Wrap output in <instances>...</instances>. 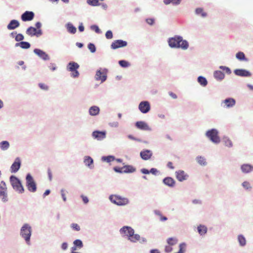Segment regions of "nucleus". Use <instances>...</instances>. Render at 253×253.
Returning <instances> with one entry per match:
<instances>
[{"label": "nucleus", "mask_w": 253, "mask_h": 253, "mask_svg": "<svg viewBox=\"0 0 253 253\" xmlns=\"http://www.w3.org/2000/svg\"><path fill=\"white\" fill-rule=\"evenodd\" d=\"M120 232L124 236L128 237V239L131 242H135L140 239V236L138 234H134L133 229L130 227H123L121 229Z\"/></svg>", "instance_id": "nucleus-1"}, {"label": "nucleus", "mask_w": 253, "mask_h": 253, "mask_svg": "<svg viewBox=\"0 0 253 253\" xmlns=\"http://www.w3.org/2000/svg\"><path fill=\"white\" fill-rule=\"evenodd\" d=\"M178 42H181L182 49H187L188 48L189 46L188 42L186 40H183L181 37L175 36L169 40V44L171 47H179Z\"/></svg>", "instance_id": "nucleus-2"}, {"label": "nucleus", "mask_w": 253, "mask_h": 253, "mask_svg": "<svg viewBox=\"0 0 253 253\" xmlns=\"http://www.w3.org/2000/svg\"><path fill=\"white\" fill-rule=\"evenodd\" d=\"M31 232V227L28 224H25L22 227L20 234L24 238L27 244L30 242Z\"/></svg>", "instance_id": "nucleus-3"}, {"label": "nucleus", "mask_w": 253, "mask_h": 253, "mask_svg": "<svg viewBox=\"0 0 253 253\" xmlns=\"http://www.w3.org/2000/svg\"><path fill=\"white\" fill-rule=\"evenodd\" d=\"M110 201L118 206H124L128 203V200L119 195H112L109 197Z\"/></svg>", "instance_id": "nucleus-4"}, {"label": "nucleus", "mask_w": 253, "mask_h": 253, "mask_svg": "<svg viewBox=\"0 0 253 253\" xmlns=\"http://www.w3.org/2000/svg\"><path fill=\"white\" fill-rule=\"evenodd\" d=\"M10 181L14 189L20 193L24 192V188L20 180L16 177L13 175L11 176Z\"/></svg>", "instance_id": "nucleus-5"}, {"label": "nucleus", "mask_w": 253, "mask_h": 253, "mask_svg": "<svg viewBox=\"0 0 253 253\" xmlns=\"http://www.w3.org/2000/svg\"><path fill=\"white\" fill-rule=\"evenodd\" d=\"M207 136L210 139L215 143L220 142V138L218 135V131L215 129H212L208 130L206 133Z\"/></svg>", "instance_id": "nucleus-6"}, {"label": "nucleus", "mask_w": 253, "mask_h": 253, "mask_svg": "<svg viewBox=\"0 0 253 253\" xmlns=\"http://www.w3.org/2000/svg\"><path fill=\"white\" fill-rule=\"evenodd\" d=\"M26 179V186L28 189L32 192H35L37 190V186L33 177L30 174H28Z\"/></svg>", "instance_id": "nucleus-7"}, {"label": "nucleus", "mask_w": 253, "mask_h": 253, "mask_svg": "<svg viewBox=\"0 0 253 253\" xmlns=\"http://www.w3.org/2000/svg\"><path fill=\"white\" fill-rule=\"evenodd\" d=\"M7 188L5 183L1 181L0 183V197L3 202H6L8 200L7 195Z\"/></svg>", "instance_id": "nucleus-8"}, {"label": "nucleus", "mask_w": 253, "mask_h": 253, "mask_svg": "<svg viewBox=\"0 0 253 253\" xmlns=\"http://www.w3.org/2000/svg\"><path fill=\"white\" fill-rule=\"evenodd\" d=\"M127 45V42L121 40H118L114 41L111 47L112 49H115L118 48L123 47Z\"/></svg>", "instance_id": "nucleus-9"}, {"label": "nucleus", "mask_w": 253, "mask_h": 253, "mask_svg": "<svg viewBox=\"0 0 253 253\" xmlns=\"http://www.w3.org/2000/svg\"><path fill=\"white\" fill-rule=\"evenodd\" d=\"M26 34L30 36H39L41 35L42 33L41 29L37 30L36 28L30 27L27 29Z\"/></svg>", "instance_id": "nucleus-10"}, {"label": "nucleus", "mask_w": 253, "mask_h": 253, "mask_svg": "<svg viewBox=\"0 0 253 253\" xmlns=\"http://www.w3.org/2000/svg\"><path fill=\"white\" fill-rule=\"evenodd\" d=\"M139 109L142 113H146L150 109V104L148 101H142L139 105Z\"/></svg>", "instance_id": "nucleus-11"}, {"label": "nucleus", "mask_w": 253, "mask_h": 253, "mask_svg": "<svg viewBox=\"0 0 253 253\" xmlns=\"http://www.w3.org/2000/svg\"><path fill=\"white\" fill-rule=\"evenodd\" d=\"M176 177L179 181H182L187 179L188 175L184 171L179 170L175 172Z\"/></svg>", "instance_id": "nucleus-12"}, {"label": "nucleus", "mask_w": 253, "mask_h": 253, "mask_svg": "<svg viewBox=\"0 0 253 253\" xmlns=\"http://www.w3.org/2000/svg\"><path fill=\"white\" fill-rule=\"evenodd\" d=\"M34 17V13L32 11H26L21 15V19L23 21H31Z\"/></svg>", "instance_id": "nucleus-13"}, {"label": "nucleus", "mask_w": 253, "mask_h": 253, "mask_svg": "<svg viewBox=\"0 0 253 253\" xmlns=\"http://www.w3.org/2000/svg\"><path fill=\"white\" fill-rule=\"evenodd\" d=\"M107 78L106 73L104 71H101L100 70L96 72L95 79L97 81H101V82H104Z\"/></svg>", "instance_id": "nucleus-14"}, {"label": "nucleus", "mask_w": 253, "mask_h": 253, "mask_svg": "<svg viewBox=\"0 0 253 253\" xmlns=\"http://www.w3.org/2000/svg\"><path fill=\"white\" fill-rule=\"evenodd\" d=\"M21 162L19 158H17L15 159V162L12 164L10 167L11 172L15 173L17 172L20 168Z\"/></svg>", "instance_id": "nucleus-15"}, {"label": "nucleus", "mask_w": 253, "mask_h": 253, "mask_svg": "<svg viewBox=\"0 0 253 253\" xmlns=\"http://www.w3.org/2000/svg\"><path fill=\"white\" fill-rule=\"evenodd\" d=\"M234 72L236 75L241 77H250L251 75L250 72L245 69H236Z\"/></svg>", "instance_id": "nucleus-16"}, {"label": "nucleus", "mask_w": 253, "mask_h": 253, "mask_svg": "<svg viewBox=\"0 0 253 253\" xmlns=\"http://www.w3.org/2000/svg\"><path fill=\"white\" fill-rule=\"evenodd\" d=\"M92 136L98 140H101L105 138L106 132L105 131H94L92 133Z\"/></svg>", "instance_id": "nucleus-17"}, {"label": "nucleus", "mask_w": 253, "mask_h": 253, "mask_svg": "<svg viewBox=\"0 0 253 253\" xmlns=\"http://www.w3.org/2000/svg\"><path fill=\"white\" fill-rule=\"evenodd\" d=\"M152 155V153L151 151L148 150H145L142 151L140 153L141 158L144 160H148L150 159Z\"/></svg>", "instance_id": "nucleus-18"}, {"label": "nucleus", "mask_w": 253, "mask_h": 253, "mask_svg": "<svg viewBox=\"0 0 253 253\" xmlns=\"http://www.w3.org/2000/svg\"><path fill=\"white\" fill-rule=\"evenodd\" d=\"M34 52L35 54L38 55L40 57L43 59V60H48V55L43 51L39 49H35Z\"/></svg>", "instance_id": "nucleus-19"}, {"label": "nucleus", "mask_w": 253, "mask_h": 253, "mask_svg": "<svg viewBox=\"0 0 253 253\" xmlns=\"http://www.w3.org/2000/svg\"><path fill=\"white\" fill-rule=\"evenodd\" d=\"M135 126L138 128L141 129V130H148L150 129L149 126L144 122H142V121L137 122L135 124Z\"/></svg>", "instance_id": "nucleus-20"}, {"label": "nucleus", "mask_w": 253, "mask_h": 253, "mask_svg": "<svg viewBox=\"0 0 253 253\" xmlns=\"http://www.w3.org/2000/svg\"><path fill=\"white\" fill-rule=\"evenodd\" d=\"M223 103L226 107L229 108L234 106L235 104V100L233 98H229L225 99Z\"/></svg>", "instance_id": "nucleus-21"}, {"label": "nucleus", "mask_w": 253, "mask_h": 253, "mask_svg": "<svg viewBox=\"0 0 253 253\" xmlns=\"http://www.w3.org/2000/svg\"><path fill=\"white\" fill-rule=\"evenodd\" d=\"M20 25L19 22L16 20H11L9 24L7 25V29L8 30H13L18 27Z\"/></svg>", "instance_id": "nucleus-22"}, {"label": "nucleus", "mask_w": 253, "mask_h": 253, "mask_svg": "<svg viewBox=\"0 0 253 253\" xmlns=\"http://www.w3.org/2000/svg\"><path fill=\"white\" fill-rule=\"evenodd\" d=\"M123 170L124 173H132L136 170V169L132 166L126 165L123 167Z\"/></svg>", "instance_id": "nucleus-23"}, {"label": "nucleus", "mask_w": 253, "mask_h": 253, "mask_svg": "<svg viewBox=\"0 0 253 253\" xmlns=\"http://www.w3.org/2000/svg\"><path fill=\"white\" fill-rule=\"evenodd\" d=\"M164 183L169 186L173 187L175 183L174 180L170 177L165 178L163 180Z\"/></svg>", "instance_id": "nucleus-24"}, {"label": "nucleus", "mask_w": 253, "mask_h": 253, "mask_svg": "<svg viewBox=\"0 0 253 253\" xmlns=\"http://www.w3.org/2000/svg\"><path fill=\"white\" fill-rule=\"evenodd\" d=\"M241 169L243 172L248 173L253 170V167L250 165L244 164L241 166Z\"/></svg>", "instance_id": "nucleus-25"}, {"label": "nucleus", "mask_w": 253, "mask_h": 253, "mask_svg": "<svg viewBox=\"0 0 253 253\" xmlns=\"http://www.w3.org/2000/svg\"><path fill=\"white\" fill-rule=\"evenodd\" d=\"M99 107L96 106H93L90 108L89 113L91 116H95L99 114Z\"/></svg>", "instance_id": "nucleus-26"}, {"label": "nucleus", "mask_w": 253, "mask_h": 253, "mask_svg": "<svg viewBox=\"0 0 253 253\" xmlns=\"http://www.w3.org/2000/svg\"><path fill=\"white\" fill-rule=\"evenodd\" d=\"M79 68V64L74 62H70L67 66V68L70 71L76 70V69H78Z\"/></svg>", "instance_id": "nucleus-27"}, {"label": "nucleus", "mask_w": 253, "mask_h": 253, "mask_svg": "<svg viewBox=\"0 0 253 253\" xmlns=\"http://www.w3.org/2000/svg\"><path fill=\"white\" fill-rule=\"evenodd\" d=\"M84 164L90 168H91V165L93 164V159L89 156H85L84 158Z\"/></svg>", "instance_id": "nucleus-28"}, {"label": "nucleus", "mask_w": 253, "mask_h": 253, "mask_svg": "<svg viewBox=\"0 0 253 253\" xmlns=\"http://www.w3.org/2000/svg\"><path fill=\"white\" fill-rule=\"evenodd\" d=\"M198 231L201 235H205L207 232V228L206 226L200 225L198 228Z\"/></svg>", "instance_id": "nucleus-29"}, {"label": "nucleus", "mask_w": 253, "mask_h": 253, "mask_svg": "<svg viewBox=\"0 0 253 253\" xmlns=\"http://www.w3.org/2000/svg\"><path fill=\"white\" fill-rule=\"evenodd\" d=\"M16 46H19L22 48H23V49H28V48H30V44L28 42H20L16 43Z\"/></svg>", "instance_id": "nucleus-30"}, {"label": "nucleus", "mask_w": 253, "mask_h": 253, "mask_svg": "<svg viewBox=\"0 0 253 253\" xmlns=\"http://www.w3.org/2000/svg\"><path fill=\"white\" fill-rule=\"evenodd\" d=\"M214 76L217 80H222L224 78V74L220 71H216L214 73Z\"/></svg>", "instance_id": "nucleus-31"}, {"label": "nucleus", "mask_w": 253, "mask_h": 253, "mask_svg": "<svg viewBox=\"0 0 253 253\" xmlns=\"http://www.w3.org/2000/svg\"><path fill=\"white\" fill-rule=\"evenodd\" d=\"M66 27H67V29L69 33H71V34H74L77 31L76 28L75 27H74L71 23L67 24Z\"/></svg>", "instance_id": "nucleus-32"}, {"label": "nucleus", "mask_w": 253, "mask_h": 253, "mask_svg": "<svg viewBox=\"0 0 253 253\" xmlns=\"http://www.w3.org/2000/svg\"><path fill=\"white\" fill-rule=\"evenodd\" d=\"M195 12L197 15H200L202 17H205L207 16V13L204 11V9L202 8H198L196 9Z\"/></svg>", "instance_id": "nucleus-33"}, {"label": "nucleus", "mask_w": 253, "mask_h": 253, "mask_svg": "<svg viewBox=\"0 0 253 253\" xmlns=\"http://www.w3.org/2000/svg\"><path fill=\"white\" fill-rule=\"evenodd\" d=\"M198 81L201 85H202L204 86H205L206 85H207V84H208L206 79L202 76H200L198 77Z\"/></svg>", "instance_id": "nucleus-34"}, {"label": "nucleus", "mask_w": 253, "mask_h": 253, "mask_svg": "<svg viewBox=\"0 0 253 253\" xmlns=\"http://www.w3.org/2000/svg\"><path fill=\"white\" fill-rule=\"evenodd\" d=\"M9 147V144L7 141H3L0 143V147L3 150H7Z\"/></svg>", "instance_id": "nucleus-35"}, {"label": "nucleus", "mask_w": 253, "mask_h": 253, "mask_svg": "<svg viewBox=\"0 0 253 253\" xmlns=\"http://www.w3.org/2000/svg\"><path fill=\"white\" fill-rule=\"evenodd\" d=\"M74 244L75 246V247L72 248L73 250H76V247H79L80 248H81L83 246V243H82V241H81L80 240H76L75 241H74Z\"/></svg>", "instance_id": "nucleus-36"}, {"label": "nucleus", "mask_w": 253, "mask_h": 253, "mask_svg": "<svg viewBox=\"0 0 253 253\" xmlns=\"http://www.w3.org/2000/svg\"><path fill=\"white\" fill-rule=\"evenodd\" d=\"M238 241L241 246H244L246 244V240L245 238L243 235H239L238 237Z\"/></svg>", "instance_id": "nucleus-37"}, {"label": "nucleus", "mask_w": 253, "mask_h": 253, "mask_svg": "<svg viewBox=\"0 0 253 253\" xmlns=\"http://www.w3.org/2000/svg\"><path fill=\"white\" fill-rule=\"evenodd\" d=\"M197 162L201 165L205 166L206 165V159L201 156L197 157L196 158Z\"/></svg>", "instance_id": "nucleus-38"}, {"label": "nucleus", "mask_w": 253, "mask_h": 253, "mask_svg": "<svg viewBox=\"0 0 253 253\" xmlns=\"http://www.w3.org/2000/svg\"><path fill=\"white\" fill-rule=\"evenodd\" d=\"M236 58L240 60H247L245 54L242 52H239L236 55Z\"/></svg>", "instance_id": "nucleus-39"}, {"label": "nucleus", "mask_w": 253, "mask_h": 253, "mask_svg": "<svg viewBox=\"0 0 253 253\" xmlns=\"http://www.w3.org/2000/svg\"><path fill=\"white\" fill-rule=\"evenodd\" d=\"M181 0H164V2L165 4H168L170 3H172L173 4H178L180 3Z\"/></svg>", "instance_id": "nucleus-40"}, {"label": "nucleus", "mask_w": 253, "mask_h": 253, "mask_svg": "<svg viewBox=\"0 0 253 253\" xmlns=\"http://www.w3.org/2000/svg\"><path fill=\"white\" fill-rule=\"evenodd\" d=\"M177 243V240L174 238H170L168 240V243L170 245H173Z\"/></svg>", "instance_id": "nucleus-41"}, {"label": "nucleus", "mask_w": 253, "mask_h": 253, "mask_svg": "<svg viewBox=\"0 0 253 253\" xmlns=\"http://www.w3.org/2000/svg\"><path fill=\"white\" fill-rule=\"evenodd\" d=\"M102 160L107 162H110L114 160L115 158L113 156H109L107 157H103Z\"/></svg>", "instance_id": "nucleus-42"}, {"label": "nucleus", "mask_w": 253, "mask_h": 253, "mask_svg": "<svg viewBox=\"0 0 253 253\" xmlns=\"http://www.w3.org/2000/svg\"><path fill=\"white\" fill-rule=\"evenodd\" d=\"M87 2L89 4L93 6H97L99 4L98 0H87Z\"/></svg>", "instance_id": "nucleus-43"}, {"label": "nucleus", "mask_w": 253, "mask_h": 253, "mask_svg": "<svg viewBox=\"0 0 253 253\" xmlns=\"http://www.w3.org/2000/svg\"><path fill=\"white\" fill-rule=\"evenodd\" d=\"M88 48L92 53H94L96 51V47L94 44L90 43L88 44Z\"/></svg>", "instance_id": "nucleus-44"}, {"label": "nucleus", "mask_w": 253, "mask_h": 253, "mask_svg": "<svg viewBox=\"0 0 253 253\" xmlns=\"http://www.w3.org/2000/svg\"><path fill=\"white\" fill-rule=\"evenodd\" d=\"M119 64L123 67H127L129 66V64L128 62L125 60H120L119 62Z\"/></svg>", "instance_id": "nucleus-45"}, {"label": "nucleus", "mask_w": 253, "mask_h": 253, "mask_svg": "<svg viewBox=\"0 0 253 253\" xmlns=\"http://www.w3.org/2000/svg\"><path fill=\"white\" fill-rule=\"evenodd\" d=\"M225 145L227 147H232V143L231 141L228 138H225L224 140Z\"/></svg>", "instance_id": "nucleus-46"}, {"label": "nucleus", "mask_w": 253, "mask_h": 253, "mask_svg": "<svg viewBox=\"0 0 253 253\" xmlns=\"http://www.w3.org/2000/svg\"><path fill=\"white\" fill-rule=\"evenodd\" d=\"M106 38L107 39H111L113 38V33L111 31H107L105 34Z\"/></svg>", "instance_id": "nucleus-47"}, {"label": "nucleus", "mask_w": 253, "mask_h": 253, "mask_svg": "<svg viewBox=\"0 0 253 253\" xmlns=\"http://www.w3.org/2000/svg\"><path fill=\"white\" fill-rule=\"evenodd\" d=\"M24 39V36L21 34H18L16 36L15 40L17 42L22 41Z\"/></svg>", "instance_id": "nucleus-48"}, {"label": "nucleus", "mask_w": 253, "mask_h": 253, "mask_svg": "<svg viewBox=\"0 0 253 253\" xmlns=\"http://www.w3.org/2000/svg\"><path fill=\"white\" fill-rule=\"evenodd\" d=\"M71 227L73 228V229L76 230V231H80V226L77 224V223H72L71 225Z\"/></svg>", "instance_id": "nucleus-49"}, {"label": "nucleus", "mask_w": 253, "mask_h": 253, "mask_svg": "<svg viewBox=\"0 0 253 253\" xmlns=\"http://www.w3.org/2000/svg\"><path fill=\"white\" fill-rule=\"evenodd\" d=\"M39 86L43 90H47L48 89V86L46 84L43 83H40L39 84Z\"/></svg>", "instance_id": "nucleus-50"}, {"label": "nucleus", "mask_w": 253, "mask_h": 253, "mask_svg": "<svg viewBox=\"0 0 253 253\" xmlns=\"http://www.w3.org/2000/svg\"><path fill=\"white\" fill-rule=\"evenodd\" d=\"M242 185L246 189H249L251 188L250 184L249 182L245 181L242 183Z\"/></svg>", "instance_id": "nucleus-51"}, {"label": "nucleus", "mask_w": 253, "mask_h": 253, "mask_svg": "<svg viewBox=\"0 0 253 253\" xmlns=\"http://www.w3.org/2000/svg\"><path fill=\"white\" fill-rule=\"evenodd\" d=\"M220 68L222 69L223 71L226 72L227 74H230L231 73V70L228 67L220 66Z\"/></svg>", "instance_id": "nucleus-52"}, {"label": "nucleus", "mask_w": 253, "mask_h": 253, "mask_svg": "<svg viewBox=\"0 0 253 253\" xmlns=\"http://www.w3.org/2000/svg\"><path fill=\"white\" fill-rule=\"evenodd\" d=\"M71 72H72V76L74 78H76V77H78L79 75V72L77 71V69H76V70H73V71H71Z\"/></svg>", "instance_id": "nucleus-53"}, {"label": "nucleus", "mask_w": 253, "mask_h": 253, "mask_svg": "<svg viewBox=\"0 0 253 253\" xmlns=\"http://www.w3.org/2000/svg\"><path fill=\"white\" fill-rule=\"evenodd\" d=\"M91 29L92 30H94L95 31L96 33H100V29L99 28V27L96 26V25H92L91 26Z\"/></svg>", "instance_id": "nucleus-54"}, {"label": "nucleus", "mask_w": 253, "mask_h": 253, "mask_svg": "<svg viewBox=\"0 0 253 253\" xmlns=\"http://www.w3.org/2000/svg\"><path fill=\"white\" fill-rule=\"evenodd\" d=\"M114 170L117 172H119V173H123V167H114Z\"/></svg>", "instance_id": "nucleus-55"}, {"label": "nucleus", "mask_w": 253, "mask_h": 253, "mask_svg": "<svg viewBox=\"0 0 253 253\" xmlns=\"http://www.w3.org/2000/svg\"><path fill=\"white\" fill-rule=\"evenodd\" d=\"M47 173H48L49 180L50 181H51L52 179V172H51V169L49 168H48L47 169Z\"/></svg>", "instance_id": "nucleus-56"}, {"label": "nucleus", "mask_w": 253, "mask_h": 253, "mask_svg": "<svg viewBox=\"0 0 253 253\" xmlns=\"http://www.w3.org/2000/svg\"><path fill=\"white\" fill-rule=\"evenodd\" d=\"M146 22L148 24H149L150 25H152L154 23V20L153 19H152V18H148V19H146Z\"/></svg>", "instance_id": "nucleus-57"}, {"label": "nucleus", "mask_w": 253, "mask_h": 253, "mask_svg": "<svg viewBox=\"0 0 253 253\" xmlns=\"http://www.w3.org/2000/svg\"><path fill=\"white\" fill-rule=\"evenodd\" d=\"M61 196L63 198V200L64 202H65L66 201V197L65 193H64V190L63 189H62L61 190Z\"/></svg>", "instance_id": "nucleus-58"}, {"label": "nucleus", "mask_w": 253, "mask_h": 253, "mask_svg": "<svg viewBox=\"0 0 253 253\" xmlns=\"http://www.w3.org/2000/svg\"><path fill=\"white\" fill-rule=\"evenodd\" d=\"M81 197L84 204H87L88 202V199L87 197L84 195H82Z\"/></svg>", "instance_id": "nucleus-59"}, {"label": "nucleus", "mask_w": 253, "mask_h": 253, "mask_svg": "<svg viewBox=\"0 0 253 253\" xmlns=\"http://www.w3.org/2000/svg\"><path fill=\"white\" fill-rule=\"evenodd\" d=\"M165 251L167 253L170 252L172 251V248L170 245L166 246L165 248Z\"/></svg>", "instance_id": "nucleus-60"}, {"label": "nucleus", "mask_w": 253, "mask_h": 253, "mask_svg": "<svg viewBox=\"0 0 253 253\" xmlns=\"http://www.w3.org/2000/svg\"><path fill=\"white\" fill-rule=\"evenodd\" d=\"M150 172L156 175L157 172V169H156L152 168L150 169Z\"/></svg>", "instance_id": "nucleus-61"}, {"label": "nucleus", "mask_w": 253, "mask_h": 253, "mask_svg": "<svg viewBox=\"0 0 253 253\" xmlns=\"http://www.w3.org/2000/svg\"><path fill=\"white\" fill-rule=\"evenodd\" d=\"M142 173L144 174H149L150 173V171L145 169H143L141 170Z\"/></svg>", "instance_id": "nucleus-62"}, {"label": "nucleus", "mask_w": 253, "mask_h": 253, "mask_svg": "<svg viewBox=\"0 0 253 253\" xmlns=\"http://www.w3.org/2000/svg\"><path fill=\"white\" fill-rule=\"evenodd\" d=\"M169 95L173 99L177 98L176 95L175 93H173L172 92H169Z\"/></svg>", "instance_id": "nucleus-63"}, {"label": "nucleus", "mask_w": 253, "mask_h": 253, "mask_svg": "<svg viewBox=\"0 0 253 253\" xmlns=\"http://www.w3.org/2000/svg\"><path fill=\"white\" fill-rule=\"evenodd\" d=\"M49 68L52 70L54 71L56 69V66L55 64H50V66H49Z\"/></svg>", "instance_id": "nucleus-64"}]
</instances>
